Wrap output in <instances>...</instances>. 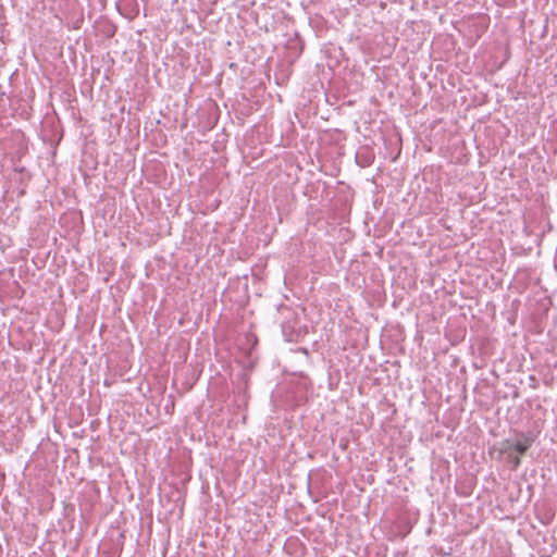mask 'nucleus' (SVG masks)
Segmentation results:
<instances>
[{"label":"nucleus","instance_id":"f257e3e1","mask_svg":"<svg viewBox=\"0 0 557 557\" xmlns=\"http://www.w3.org/2000/svg\"><path fill=\"white\" fill-rule=\"evenodd\" d=\"M533 443V438L525 435L524 433H519L517 435L516 442L509 446V450L516 451L518 455H524L528 449L531 447Z\"/></svg>","mask_w":557,"mask_h":557},{"label":"nucleus","instance_id":"f03ea898","mask_svg":"<svg viewBox=\"0 0 557 557\" xmlns=\"http://www.w3.org/2000/svg\"><path fill=\"white\" fill-rule=\"evenodd\" d=\"M508 456L510 458L511 469L512 470H517L519 468V466L521 465L520 457L519 456H512L511 451H509Z\"/></svg>","mask_w":557,"mask_h":557},{"label":"nucleus","instance_id":"7ed1b4c3","mask_svg":"<svg viewBox=\"0 0 557 557\" xmlns=\"http://www.w3.org/2000/svg\"><path fill=\"white\" fill-rule=\"evenodd\" d=\"M530 379H531V383H534L535 377H534V376H531Z\"/></svg>","mask_w":557,"mask_h":557},{"label":"nucleus","instance_id":"20e7f679","mask_svg":"<svg viewBox=\"0 0 557 557\" xmlns=\"http://www.w3.org/2000/svg\"><path fill=\"white\" fill-rule=\"evenodd\" d=\"M530 379H531V383H534L535 377H534V376H531Z\"/></svg>","mask_w":557,"mask_h":557}]
</instances>
